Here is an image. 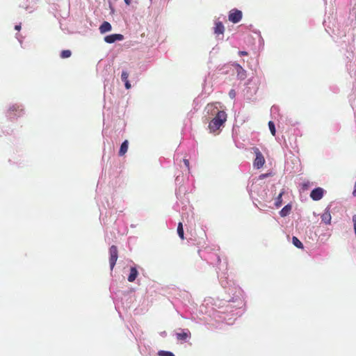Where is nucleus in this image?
<instances>
[{
	"mask_svg": "<svg viewBox=\"0 0 356 356\" xmlns=\"http://www.w3.org/2000/svg\"><path fill=\"white\" fill-rule=\"evenodd\" d=\"M15 30L19 31L21 29V25H16L15 27Z\"/></svg>",
	"mask_w": 356,
	"mask_h": 356,
	"instance_id": "obj_30",
	"label": "nucleus"
},
{
	"mask_svg": "<svg viewBox=\"0 0 356 356\" xmlns=\"http://www.w3.org/2000/svg\"><path fill=\"white\" fill-rule=\"evenodd\" d=\"M176 337L179 341H186L191 337V332L188 330H182L181 332L176 333Z\"/></svg>",
	"mask_w": 356,
	"mask_h": 356,
	"instance_id": "obj_8",
	"label": "nucleus"
},
{
	"mask_svg": "<svg viewBox=\"0 0 356 356\" xmlns=\"http://www.w3.org/2000/svg\"><path fill=\"white\" fill-rule=\"evenodd\" d=\"M292 242L296 247L298 248H303L302 242L296 236H293Z\"/></svg>",
	"mask_w": 356,
	"mask_h": 356,
	"instance_id": "obj_17",
	"label": "nucleus"
},
{
	"mask_svg": "<svg viewBox=\"0 0 356 356\" xmlns=\"http://www.w3.org/2000/svg\"><path fill=\"white\" fill-rule=\"evenodd\" d=\"M268 176V174H261L260 176H259V179H263L266 177H267Z\"/></svg>",
	"mask_w": 356,
	"mask_h": 356,
	"instance_id": "obj_28",
	"label": "nucleus"
},
{
	"mask_svg": "<svg viewBox=\"0 0 356 356\" xmlns=\"http://www.w3.org/2000/svg\"><path fill=\"white\" fill-rule=\"evenodd\" d=\"M124 85H125V88L127 89H129L131 88V84L129 83V81H124Z\"/></svg>",
	"mask_w": 356,
	"mask_h": 356,
	"instance_id": "obj_26",
	"label": "nucleus"
},
{
	"mask_svg": "<svg viewBox=\"0 0 356 356\" xmlns=\"http://www.w3.org/2000/svg\"><path fill=\"white\" fill-rule=\"evenodd\" d=\"M253 151L256 156L253 162V165L254 168L260 169L265 164L266 161L264 156H263L262 153L260 152L259 148L254 147Z\"/></svg>",
	"mask_w": 356,
	"mask_h": 356,
	"instance_id": "obj_2",
	"label": "nucleus"
},
{
	"mask_svg": "<svg viewBox=\"0 0 356 356\" xmlns=\"http://www.w3.org/2000/svg\"><path fill=\"white\" fill-rule=\"evenodd\" d=\"M72 55V52L70 50H63L60 53V57L62 58H67L70 57Z\"/></svg>",
	"mask_w": 356,
	"mask_h": 356,
	"instance_id": "obj_18",
	"label": "nucleus"
},
{
	"mask_svg": "<svg viewBox=\"0 0 356 356\" xmlns=\"http://www.w3.org/2000/svg\"><path fill=\"white\" fill-rule=\"evenodd\" d=\"M183 162L186 166V168L189 170V161L186 159H183Z\"/></svg>",
	"mask_w": 356,
	"mask_h": 356,
	"instance_id": "obj_24",
	"label": "nucleus"
},
{
	"mask_svg": "<svg viewBox=\"0 0 356 356\" xmlns=\"http://www.w3.org/2000/svg\"><path fill=\"white\" fill-rule=\"evenodd\" d=\"M225 31V27L222 22H218L216 23V26L214 28V33L216 34H223Z\"/></svg>",
	"mask_w": 356,
	"mask_h": 356,
	"instance_id": "obj_13",
	"label": "nucleus"
},
{
	"mask_svg": "<svg viewBox=\"0 0 356 356\" xmlns=\"http://www.w3.org/2000/svg\"><path fill=\"white\" fill-rule=\"evenodd\" d=\"M237 73V76L239 79L243 80L246 78V71L238 63H234L232 65Z\"/></svg>",
	"mask_w": 356,
	"mask_h": 356,
	"instance_id": "obj_7",
	"label": "nucleus"
},
{
	"mask_svg": "<svg viewBox=\"0 0 356 356\" xmlns=\"http://www.w3.org/2000/svg\"><path fill=\"white\" fill-rule=\"evenodd\" d=\"M353 227H354V231L356 235V215H354L353 216Z\"/></svg>",
	"mask_w": 356,
	"mask_h": 356,
	"instance_id": "obj_23",
	"label": "nucleus"
},
{
	"mask_svg": "<svg viewBox=\"0 0 356 356\" xmlns=\"http://www.w3.org/2000/svg\"><path fill=\"white\" fill-rule=\"evenodd\" d=\"M158 355L159 356H175V355L172 353L169 352V351H165V350H160L158 353Z\"/></svg>",
	"mask_w": 356,
	"mask_h": 356,
	"instance_id": "obj_20",
	"label": "nucleus"
},
{
	"mask_svg": "<svg viewBox=\"0 0 356 356\" xmlns=\"http://www.w3.org/2000/svg\"><path fill=\"white\" fill-rule=\"evenodd\" d=\"M323 189L321 188H316L312 191L310 197L312 200L317 201L320 200L323 196Z\"/></svg>",
	"mask_w": 356,
	"mask_h": 356,
	"instance_id": "obj_6",
	"label": "nucleus"
},
{
	"mask_svg": "<svg viewBox=\"0 0 356 356\" xmlns=\"http://www.w3.org/2000/svg\"><path fill=\"white\" fill-rule=\"evenodd\" d=\"M124 39V35L122 34L115 33L106 35L104 38V41L107 43H113L117 40L121 41Z\"/></svg>",
	"mask_w": 356,
	"mask_h": 356,
	"instance_id": "obj_5",
	"label": "nucleus"
},
{
	"mask_svg": "<svg viewBox=\"0 0 356 356\" xmlns=\"http://www.w3.org/2000/svg\"><path fill=\"white\" fill-rule=\"evenodd\" d=\"M111 29L112 26L109 22H104L99 26V31L101 33H104L106 32L110 31Z\"/></svg>",
	"mask_w": 356,
	"mask_h": 356,
	"instance_id": "obj_11",
	"label": "nucleus"
},
{
	"mask_svg": "<svg viewBox=\"0 0 356 356\" xmlns=\"http://www.w3.org/2000/svg\"><path fill=\"white\" fill-rule=\"evenodd\" d=\"M129 73L127 71H123L122 72L121 79L122 81H128Z\"/></svg>",
	"mask_w": 356,
	"mask_h": 356,
	"instance_id": "obj_22",
	"label": "nucleus"
},
{
	"mask_svg": "<svg viewBox=\"0 0 356 356\" xmlns=\"http://www.w3.org/2000/svg\"><path fill=\"white\" fill-rule=\"evenodd\" d=\"M9 111L10 112H14V111H19L20 112H22L23 111V109L20 108V106L18 105H13L10 107Z\"/></svg>",
	"mask_w": 356,
	"mask_h": 356,
	"instance_id": "obj_21",
	"label": "nucleus"
},
{
	"mask_svg": "<svg viewBox=\"0 0 356 356\" xmlns=\"http://www.w3.org/2000/svg\"><path fill=\"white\" fill-rule=\"evenodd\" d=\"M331 214L329 210H325L321 215V220L326 225H329L331 222Z\"/></svg>",
	"mask_w": 356,
	"mask_h": 356,
	"instance_id": "obj_10",
	"label": "nucleus"
},
{
	"mask_svg": "<svg viewBox=\"0 0 356 356\" xmlns=\"http://www.w3.org/2000/svg\"><path fill=\"white\" fill-rule=\"evenodd\" d=\"M284 191H282L279 195L277 196V197L276 198V200H275V205L276 207H281L282 204V195L284 194Z\"/></svg>",
	"mask_w": 356,
	"mask_h": 356,
	"instance_id": "obj_16",
	"label": "nucleus"
},
{
	"mask_svg": "<svg viewBox=\"0 0 356 356\" xmlns=\"http://www.w3.org/2000/svg\"><path fill=\"white\" fill-rule=\"evenodd\" d=\"M229 97L231 98H234L235 97V95H236V92L234 90H231L229 92Z\"/></svg>",
	"mask_w": 356,
	"mask_h": 356,
	"instance_id": "obj_25",
	"label": "nucleus"
},
{
	"mask_svg": "<svg viewBox=\"0 0 356 356\" xmlns=\"http://www.w3.org/2000/svg\"><path fill=\"white\" fill-rule=\"evenodd\" d=\"M129 147V142L127 140H125L121 145L120 150H119V156H124L127 150Z\"/></svg>",
	"mask_w": 356,
	"mask_h": 356,
	"instance_id": "obj_12",
	"label": "nucleus"
},
{
	"mask_svg": "<svg viewBox=\"0 0 356 356\" xmlns=\"http://www.w3.org/2000/svg\"><path fill=\"white\" fill-rule=\"evenodd\" d=\"M177 234L181 239H184V233L182 222H179L177 226Z\"/></svg>",
	"mask_w": 356,
	"mask_h": 356,
	"instance_id": "obj_15",
	"label": "nucleus"
},
{
	"mask_svg": "<svg viewBox=\"0 0 356 356\" xmlns=\"http://www.w3.org/2000/svg\"><path fill=\"white\" fill-rule=\"evenodd\" d=\"M291 210V206L290 204H287L282 209V210L280 211V214L282 217H285L289 214Z\"/></svg>",
	"mask_w": 356,
	"mask_h": 356,
	"instance_id": "obj_14",
	"label": "nucleus"
},
{
	"mask_svg": "<svg viewBox=\"0 0 356 356\" xmlns=\"http://www.w3.org/2000/svg\"><path fill=\"white\" fill-rule=\"evenodd\" d=\"M124 1L127 6H129L131 4V0H124Z\"/></svg>",
	"mask_w": 356,
	"mask_h": 356,
	"instance_id": "obj_29",
	"label": "nucleus"
},
{
	"mask_svg": "<svg viewBox=\"0 0 356 356\" xmlns=\"http://www.w3.org/2000/svg\"><path fill=\"white\" fill-rule=\"evenodd\" d=\"M238 54L240 56H247L248 55V52L245 51H241L238 52Z\"/></svg>",
	"mask_w": 356,
	"mask_h": 356,
	"instance_id": "obj_27",
	"label": "nucleus"
},
{
	"mask_svg": "<svg viewBox=\"0 0 356 356\" xmlns=\"http://www.w3.org/2000/svg\"><path fill=\"white\" fill-rule=\"evenodd\" d=\"M138 275V270L136 269V267H131L130 268V273L128 276V281L129 282H133L135 281V280L136 279L137 276Z\"/></svg>",
	"mask_w": 356,
	"mask_h": 356,
	"instance_id": "obj_9",
	"label": "nucleus"
},
{
	"mask_svg": "<svg viewBox=\"0 0 356 356\" xmlns=\"http://www.w3.org/2000/svg\"><path fill=\"white\" fill-rule=\"evenodd\" d=\"M109 264L112 270L118 258V250L117 246L113 245L109 248Z\"/></svg>",
	"mask_w": 356,
	"mask_h": 356,
	"instance_id": "obj_3",
	"label": "nucleus"
},
{
	"mask_svg": "<svg viewBox=\"0 0 356 356\" xmlns=\"http://www.w3.org/2000/svg\"><path fill=\"white\" fill-rule=\"evenodd\" d=\"M219 102L209 103L207 105L205 109L207 113L215 117L209 123V130L210 133L216 134L227 121V115L223 110H220L218 107Z\"/></svg>",
	"mask_w": 356,
	"mask_h": 356,
	"instance_id": "obj_1",
	"label": "nucleus"
},
{
	"mask_svg": "<svg viewBox=\"0 0 356 356\" xmlns=\"http://www.w3.org/2000/svg\"><path fill=\"white\" fill-rule=\"evenodd\" d=\"M242 12L237 9H232L229 11V20L234 24H236L239 22L242 19Z\"/></svg>",
	"mask_w": 356,
	"mask_h": 356,
	"instance_id": "obj_4",
	"label": "nucleus"
},
{
	"mask_svg": "<svg viewBox=\"0 0 356 356\" xmlns=\"http://www.w3.org/2000/svg\"><path fill=\"white\" fill-rule=\"evenodd\" d=\"M268 127H269V129H270L272 135L275 136L276 129H275V127L273 122H272V121L268 122Z\"/></svg>",
	"mask_w": 356,
	"mask_h": 356,
	"instance_id": "obj_19",
	"label": "nucleus"
}]
</instances>
